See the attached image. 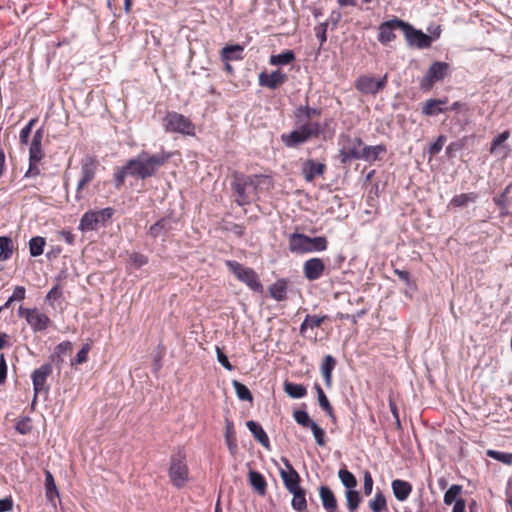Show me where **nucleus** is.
Wrapping results in <instances>:
<instances>
[{"mask_svg": "<svg viewBox=\"0 0 512 512\" xmlns=\"http://www.w3.org/2000/svg\"><path fill=\"white\" fill-rule=\"evenodd\" d=\"M129 260H130V263L135 267V268H140L142 267L143 265L147 264L148 263V258L141 254V253H138V252H133L130 257H129Z\"/></svg>", "mask_w": 512, "mask_h": 512, "instance_id": "603ef678", "label": "nucleus"}, {"mask_svg": "<svg viewBox=\"0 0 512 512\" xmlns=\"http://www.w3.org/2000/svg\"><path fill=\"white\" fill-rule=\"evenodd\" d=\"M98 166L99 162L95 156L86 155L81 160V177L76 188V198L78 200L82 198L81 191L95 178Z\"/></svg>", "mask_w": 512, "mask_h": 512, "instance_id": "423d86ee", "label": "nucleus"}, {"mask_svg": "<svg viewBox=\"0 0 512 512\" xmlns=\"http://www.w3.org/2000/svg\"><path fill=\"white\" fill-rule=\"evenodd\" d=\"M450 71V65L446 62L435 61L428 68L426 74L420 80V88L429 91L436 82L442 81Z\"/></svg>", "mask_w": 512, "mask_h": 512, "instance_id": "39448f33", "label": "nucleus"}, {"mask_svg": "<svg viewBox=\"0 0 512 512\" xmlns=\"http://www.w3.org/2000/svg\"><path fill=\"white\" fill-rule=\"evenodd\" d=\"M327 170L324 162L315 159H306L301 165V175L306 182H313L318 177H323Z\"/></svg>", "mask_w": 512, "mask_h": 512, "instance_id": "ddd939ff", "label": "nucleus"}, {"mask_svg": "<svg viewBox=\"0 0 512 512\" xmlns=\"http://www.w3.org/2000/svg\"><path fill=\"white\" fill-rule=\"evenodd\" d=\"M243 47L241 45L226 46L221 51V58L224 62L238 60L242 58Z\"/></svg>", "mask_w": 512, "mask_h": 512, "instance_id": "c756f323", "label": "nucleus"}, {"mask_svg": "<svg viewBox=\"0 0 512 512\" xmlns=\"http://www.w3.org/2000/svg\"><path fill=\"white\" fill-rule=\"evenodd\" d=\"M169 478L177 488H182L186 484L188 481V467L184 456L178 455L171 458Z\"/></svg>", "mask_w": 512, "mask_h": 512, "instance_id": "6e6552de", "label": "nucleus"}, {"mask_svg": "<svg viewBox=\"0 0 512 512\" xmlns=\"http://www.w3.org/2000/svg\"><path fill=\"white\" fill-rule=\"evenodd\" d=\"M257 438H258V443H260L266 449L270 450L269 438H268L266 432L263 430V428L260 425H258Z\"/></svg>", "mask_w": 512, "mask_h": 512, "instance_id": "680f3d73", "label": "nucleus"}, {"mask_svg": "<svg viewBox=\"0 0 512 512\" xmlns=\"http://www.w3.org/2000/svg\"><path fill=\"white\" fill-rule=\"evenodd\" d=\"M285 466L287 468L286 471H281V478L284 482L285 488L289 492H294V490L300 489V476L298 472L294 469V467L291 465V463L285 459L284 460Z\"/></svg>", "mask_w": 512, "mask_h": 512, "instance_id": "f3484780", "label": "nucleus"}, {"mask_svg": "<svg viewBox=\"0 0 512 512\" xmlns=\"http://www.w3.org/2000/svg\"><path fill=\"white\" fill-rule=\"evenodd\" d=\"M404 37L410 47L417 49H427L431 47L433 37L425 34L421 30L415 29L410 23L406 22L404 26Z\"/></svg>", "mask_w": 512, "mask_h": 512, "instance_id": "9b49d317", "label": "nucleus"}, {"mask_svg": "<svg viewBox=\"0 0 512 512\" xmlns=\"http://www.w3.org/2000/svg\"><path fill=\"white\" fill-rule=\"evenodd\" d=\"M171 221L166 218H162L152 225L149 229V234L153 238H157L171 229Z\"/></svg>", "mask_w": 512, "mask_h": 512, "instance_id": "c9c22d12", "label": "nucleus"}, {"mask_svg": "<svg viewBox=\"0 0 512 512\" xmlns=\"http://www.w3.org/2000/svg\"><path fill=\"white\" fill-rule=\"evenodd\" d=\"M510 136L509 131H504L501 134H499L497 137H495L491 142V149L490 151L493 152L495 148L500 146L502 143H504Z\"/></svg>", "mask_w": 512, "mask_h": 512, "instance_id": "052dcab7", "label": "nucleus"}, {"mask_svg": "<svg viewBox=\"0 0 512 512\" xmlns=\"http://www.w3.org/2000/svg\"><path fill=\"white\" fill-rule=\"evenodd\" d=\"M486 455L494 460L502 462L507 465L512 464V453H506L489 449L486 451Z\"/></svg>", "mask_w": 512, "mask_h": 512, "instance_id": "c03bdc74", "label": "nucleus"}, {"mask_svg": "<svg viewBox=\"0 0 512 512\" xmlns=\"http://www.w3.org/2000/svg\"><path fill=\"white\" fill-rule=\"evenodd\" d=\"M284 391L292 398H303L307 394V389L302 384H296L286 381L284 383Z\"/></svg>", "mask_w": 512, "mask_h": 512, "instance_id": "2f4dec72", "label": "nucleus"}, {"mask_svg": "<svg viewBox=\"0 0 512 512\" xmlns=\"http://www.w3.org/2000/svg\"><path fill=\"white\" fill-rule=\"evenodd\" d=\"M293 494L292 507L299 512L304 511L307 508L306 493L303 488L290 492Z\"/></svg>", "mask_w": 512, "mask_h": 512, "instance_id": "72a5a7b5", "label": "nucleus"}, {"mask_svg": "<svg viewBox=\"0 0 512 512\" xmlns=\"http://www.w3.org/2000/svg\"><path fill=\"white\" fill-rule=\"evenodd\" d=\"M477 200V194L474 192L462 193L454 196L449 205L453 207H466L470 203H474Z\"/></svg>", "mask_w": 512, "mask_h": 512, "instance_id": "7c9ffc66", "label": "nucleus"}, {"mask_svg": "<svg viewBox=\"0 0 512 512\" xmlns=\"http://www.w3.org/2000/svg\"><path fill=\"white\" fill-rule=\"evenodd\" d=\"M462 492L461 485H452L444 494V503L446 505H451L456 502L458 499V495Z\"/></svg>", "mask_w": 512, "mask_h": 512, "instance_id": "49530a36", "label": "nucleus"}, {"mask_svg": "<svg viewBox=\"0 0 512 512\" xmlns=\"http://www.w3.org/2000/svg\"><path fill=\"white\" fill-rule=\"evenodd\" d=\"M336 366V359L331 355H326L321 364V373L327 387L332 386V372Z\"/></svg>", "mask_w": 512, "mask_h": 512, "instance_id": "bb28decb", "label": "nucleus"}, {"mask_svg": "<svg viewBox=\"0 0 512 512\" xmlns=\"http://www.w3.org/2000/svg\"><path fill=\"white\" fill-rule=\"evenodd\" d=\"M113 214L114 210L110 207L98 211H87L80 219L79 229L81 231H94L98 229L100 225H105Z\"/></svg>", "mask_w": 512, "mask_h": 512, "instance_id": "20e7f679", "label": "nucleus"}, {"mask_svg": "<svg viewBox=\"0 0 512 512\" xmlns=\"http://www.w3.org/2000/svg\"><path fill=\"white\" fill-rule=\"evenodd\" d=\"M43 139V129H38L33 136L32 143L29 149L30 162L37 163L43 158L41 143Z\"/></svg>", "mask_w": 512, "mask_h": 512, "instance_id": "4be33fe9", "label": "nucleus"}, {"mask_svg": "<svg viewBox=\"0 0 512 512\" xmlns=\"http://www.w3.org/2000/svg\"><path fill=\"white\" fill-rule=\"evenodd\" d=\"M369 508L373 512L388 511L385 495L381 491L377 492L374 498L369 501Z\"/></svg>", "mask_w": 512, "mask_h": 512, "instance_id": "e433bc0d", "label": "nucleus"}, {"mask_svg": "<svg viewBox=\"0 0 512 512\" xmlns=\"http://www.w3.org/2000/svg\"><path fill=\"white\" fill-rule=\"evenodd\" d=\"M225 437H226V442H227L230 452L234 453L237 449V443H236V438H235L234 431L232 428V424L230 422H227Z\"/></svg>", "mask_w": 512, "mask_h": 512, "instance_id": "09e8293b", "label": "nucleus"}, {"mask_svg": "<svg viewBox=\"0 0 512 512\" xmlns=\"http://www.w3.org/2000/svg\"><path fill=\"white\" fill-rule=\"evenodd\" d=\"M25 287L23 286H16L13 294L10 296V301H20L25 298Z\"/></svg>", "mask_w": 512, "mask_h": 512, "instance_id": "0e129e2a", "label": "nucleus"}, {"mask_svg": "<svg viewBox=\"0 0 512 512\" xmlns=\"http://www.w3.org/2000/svg\"><path fill=\"white\" fill-rule=\"evenodd\" d=\"M13 508V501L10 497L0 499V512H8Z\"/></svg>", "mask_w": 512, "mask_h": 512, "instance_id": "338daca9", "label": "nucleus"}, {"mask_svg": "<svg viewBox=\"0 0 512 512\" xmlns=\"http://www.w3.org/2000/svg\"><path fill=\"white\" fill-rule=\"evenodd\" d=\"M73 350V344L70 341H63L59 343L55 349L53 354L51 355L52 361H55L58 365L63 362V356L66 354H70Z\"/></svg>", "mask_w": 512, "mask_h": 512, "instance_id": "c85d7f7f", "label": "nucleus"}, {"mask_svg": "<svg viewBox=\"0 0 512 512\" xmlns=\"http://www.w3.org/2000/svg\"><path fill=\"white\" fill-rule=\"evenodd\" d=\"M13 254V243L11 238L0 236V261L8 260Z\"/></svg>", "mask_w": 512, "mask_h": 512, "instance_id": "58836bf2", "label": "nucleus"}, {"mask_svg": "<svg viewBox=\"0 0 512 512\" xmlns=\"http://www.w3.org/2000/svg\"><path fill=\"white\" fill-rule=\"evenodd\" d=\"M130 168H128V164L126 163L116 174H115V185L117 188L121 187L124 183L125 178L130 176Z\"/></svg>", "mask_w": 512, "mask_h": 512, "instance_id": "864d4df0", "label": "nucleus"}, {"mask_svg": "<svg viewBox=\"0 0 512 512\" xmlns=\"http://www.w3.org/2000/svg\"><path fill=\"white\" fill-rule=\"evenodd\" d=\"M393 494L398 501H405L412 492V485L408 481L395 479L391 484Z\"/></svg>", "mask_w": 512, "mask_h": 512, "instance_id": "5701e85b", "label": "nucleus"}, {"mask_svg": "<svg viewBox=\"0 0 512 512\" xmlns=\"http://www.w3.org/2000/svg\"><path fill=\"white\" fill-rule=\"evenodd\" d=\"M226 265L239 280L245 282L252 289H256V276L252 269L245 268L236 261H227Z\"/></svg>", "mask_w": 512, "mask_h": 512, "instance_id": "2eb2a0df", "label": "nucleus"}, {"mask_svg": "<svg viewBox=\"0 0 512 512\" xmlns=\"http://www.w3.org/2000/svg\"><path fill=\"white\" fill-rule=\"evenodd\" d=\"M45 492L48 500L53 501L59 496L54 477L49 470H45Z\"/></svg>", "mask_w": 512, "mask_h": 512, "instance_id": "473e14b6", "label": "nucleus"}, {"mask_svg": "<svg viewBox=\"0 0 512 512\" xmlns=\"http://www.w3.org/2000/svg\"><path fill=\"white\" fill-rule=\"evenodd\" d=\"M328 22H322L314 27L315 36L320 42V47L327 41Z\"/></svg>", "mask_w": 512, "mask_h": 512, "instance_id": "8fccbe9b", "label": "nucleus"}, {"mask_svg": "<svg viewBox=\"0 0 512 512\" xmlns=\"http://www.w3.org/2000/svg\"><path fill=\"white\" fill-rule=\"evenodd\" d=\"M18 315L25 318L34 332L46 330L51 323L50 318L36 308L30 309L20 306L18 309Z\"/></svg>", "mask_w": 512, "mask_h": 512, "instance_id": "0eeeda50", "label": "nucleus"}, {"mask_svg": "<svg viewBox=\"0 0 512 512\" xmlns=\"http://www.w3.org/2000/svg\"><path fill=\"white\" fill-rule=\"evenodd\" d=\"M295 60V54L292 50H286L278 55H271V65H288Z\"/></svg>", "mask_w": 512, "mask_h": 512, "instance_id": "4c0bfd02", "label": "nucleus"}, {"mask_svg": "<svg viewBox=\"0 0 512 512\" xmlns=\"http://www.w3.org/2000/svg\"><path fill=\"white\" fill-rule=\"evenodd\" d=\"M7 377V363L4 354H0V385L4 384Z\"/></svg>", "mask_w": 512, "mask_h": 512, "instance_id": "e2e57ef3", "label": "nucleus"}, {"mask_svg": "<svg viewBox=\"0 0 512 512\" xmlns=\"http://www.w3.org/2000/svg\"><path fill=\"white\" fill-rule=\"evenodd\" d=\"M90 348L89 344H84L76 354V357L71 361V365L74 366L85 363L87 361Z\"/></svg>", "mask_w": 512, "mask_h": 512, "instance_id": "3c124183", "label": "nucleus"}, {"mask_svg": "<svg viewBox=\"0 0 512 512\" xmlns=\"http://www.w3.org/2000/svg\"><path fill=\"white\" fill-rule=\"evenodd\" d=\"M363 147L361 138L345 136L340 149L341 163L345 164L353 159H361Z\"/></svg>", "mask_w": 512, "mask_h": 512, "instance_id": "1a4fd4ad", "label": "nucleus"}, {"mask_svg": "<svg viewBox=\"0 0 512 512\" xmlns=\"http://www.w3.org/2000/svg\"><path fill=\"white\" fill-rule=\"evenodd\" d=\"M170 158L169 154L164 152L149 155L147 152H141L136 158L127 161L130 168V176L140 179H146L156 174L159 167L164 165Z\"/></svg>", "mask_w": 512, "mask_h": 512, "instance_id": "f03ea898", "label": "nucleus"}, {"mask_svg": "<svg viewBox=\"0 0 512 512\" xmlns=\"http://www.w3.org/2000/svg\"><path fill=\"white\" fill-rule=\"evenodd\" d=\"M308 253L312 252H322L325 251L328 247V240L324 236H317V237H309L308 236Z\"/></svg>", "mask_w": 512, "mask_h": 512, "instance_id": "f704fd0d", "label": "nucleus"}, {"mask_svg": "<svg viewBox=\"0 0 512 512\" xmlns=\"http://www.w3.org/2000/svg\"><path fill=\"white\" fill-rule=\"evenodd\" d=\"M287 81V75L280 69L275 70L271 73L261 72L258 75V82L261 86L269 89H277Z\"/></svg>", "mask_w": 512, "mask_h": 512, "instance_id": "dca6fc26", "label": "nucleus"}, {"mask_svg": "<svg viewBox=\"0 0 512 512\" xmlns=\"http://www.w3.org/2000/svg\"><path fill=\"white\" fill-rule=\"evenodd\" d=\"M308 236L302 233H292L288 239V248L291 253L306 254L308 253L309 243Z\"/></svg>", "mask_w": 512, "mask_h": 512, "instance_id": "6ab92c4d", "label": "nucleus"}, {"mask_svg": "<svg viewBox=\"0 0 512 512\" xmlns=\"http://www.w3.org/2000/svg\"><path fill=\"white\" fill-rule=\"evenodd\" d=\"M465 509H466V502H465V500L464 499H458L454 503V507H453L452 512H465Z\"/></svg>", "mask_w": 512, "mask_h": 512, "instance_id": "774afa93", "label": "nucleus"}, {"mask_svg": "<svg viewBox=\"0 0 512 512\" xmlns=\"http://www.w3.org/2000/svg\"><path fill=\"white\" fill-rule=\"evenodd\" d=\"M320 115L321 110L318 108H312L308 105L299 106L295 110V123L297 128L281 135L283 144L286 147L294 148L311 139L318 138L323 129L320 122L314 121V118H318Z\"/></svg>", "mask_w": 512, "mask_h": 512, "instance_id": "f257e3e1", "label": "nucleus"}, {"mask_svg": "<svg viewBox=\"0 0 512 512\" xmlns=\"http://www.w3.org/2000/svg\"><path fill=\"white\" fill-rule=\"evenodd\" d=\"M446 142V137L444 135L438 136L437 140L430 146L429 153L432 156L437 155L443 148Z\"/></svg>", "mask_w": 512, "mask_h": 512, "instance_id": "4d7b16f0", "label": "nucleus"}, {"mask_svg": "<svg viewBox=\"0 0 512 512\" xmlns=\"http://www.w3.org/2000/svg\"><path fill=\"white\" fill-rule=\"evenodd\" d=\"M52 373V366L50 364H43L38 369H35L32 373V381L35 395L41 391H47L46 380L47 377Z\"/></svg>", "mask_w": 512, "mask_h": 512, "instance_id": "a211bd4d", "label": "nucleus"}, {"mask_svg": "<svg viewBox=\"0 0 512 512\" xmlns=\"http://www.w3.org/2000/svg\"><path fill=\"white\" fill-rule=\"evenodd\" d=\"M386 151L387 149L384 144H379L375 146H364L361 159L373 162L379 158L380 154L386 153Z\"/></svg>", "mask_w": 512, "mask_h": 512, "instance_id": "cd10ccee", "label": "nucleus"}, {"mask_svg": "<svg viewBox=\"0 0 512 512\" xmlns=\"http://www.w3.org/2000/svg\"><path fill=\"white\" fill-rule=\"evenodd\" d=\"M293 417L295 421L304 428H310L315 423L304 410H295Z\"/></svg>", "mask_w": 512, "mask_h": 512, "instance_id": "a18cd8bd", "label": "nucleus"}, {"mask_svg": "<svg viewBox=\"0 0 512 512\" xmlns=\"http://www.w3.org/2000/svg\"><path fill=\"white\" fill-rule=\"evenodd\" d=\"M319 496L322 501V505L327 512L337 511V500L333 491L327 486H321L319 488Z\"/></svg>", "mask_w": 512, "mask_h": 512, "instance_id": "393cba45", "label": "nucleus"}, {"mask_svg": "<svg viewBox=\"0 0 512 512\" xmlns=\"http://www.w3.org/2000/svg\"><path fill=\"white\" fill-rule=\"evenodd\" d=\"M314 388H315L316 393H317V398H318L319 406L327 414V416L333 422H335L336 421V415H335V412H334V408L331 405L330 401L328 400V398H327L326 394L324 393L322 387L320 386V384L315 383L314 384Z\"/></svg>", "mask_w": 512, "mask_h": 512, "instance_id": "a878e982", "label": "nucleus"}, {"mask_svg": "<svg viewBox=\"0 0 512 512\" xmlns=\"http://www.w3.org/2000/svg\"><path fill=\"white\" fill-rule=\"evenodd\" d=\"M216 354H217V360L218 362L228 371H231L233 369V366L231 365L228 357L224 353L223 349L220 347H216Z\"/></svg>", "mask_w": 512, "mask_h": 512, "instance_id": "6e6d98bb", "label": "nucleus"}, {"mask_svg": "<svg viewBox=\"0 0 512 512\" xmlns=\"http://www.w3.org/2000/svg\"><path fill=\"white\" fill-rule=\"evenodd\" d=\"M325 270L326 265L322 258L313 257L303 263V275L310 282L320 279Z\"/></svg>", "mask_w": 512, "mask_h": 512, "instance_id": "4468645a", "label": "nucleus"}, {"mask_svg": "<svg viewBox=\"0 0 512 512\" xmlns=\"http://www.w3.org/2000/svg\"><path fill=\"white\" fill-rule=\"evenodd\" d=\"M328 319L327 315H310L307 314L300 325L299 334L304 338L312 339L307 333L309 330L321 327V325Z\"/></svg>", "mask_w": 512, "mask_h": 512, "instance_id": "aec40b11", "label": "nucleus"}, {"mask_svg": "<svg viewBox=\"0 0 512 512\" xmlns=\"http://www.w3.org/2000/svg\"><path fill=\"white\" fill-rule=\"evenodd\" d=\"M448 103V98L443 99H429L422 104L421 112L425 116H437L446 111L443 105Z\"/></svg>", "mask_w": 512, "mask_h": 512, "instance_id": "412c9836", "label": "nucleus"}, {"mask_svg": "<svg viewBox=\"0 0 512 512\" xmlns=\"http://www.w3.org/2000/svg\"><path fill=\"white\" fill-rule=\"evenodd\" d=\"M338 477L347 490L355 489L357 479L349 470L343 468L338 471Z\"/></svg>", "mask_w": 512, "mask_h": 512, "instance_id": "a19ab883", "label": "nucleus"}, {"mask_svg": "<svg viewBox=\"0 0 512 512\" xmlns=\"http://www.w3.org/2000/svg\"><path fill=\"white\" fill-rule=\"evenodd\" d=\"M387 85V75L381 79L376 80L372 76L363 75L355 81V88L363 93L376 95L379 91L383 90Z\"/></svg>", "mask_w": 512, "mask_h": 512, "instance_id": "f8f14e48", "label": "nucleus"}, {"mask_svg": "<svg viewBox=\"0 0 512 512\" xmlns=\"http://www.w3.org/2000/svg\"><path fill=\"white\" fill-rule=\"evenodd\" d=\"M288 280L278 279L268 287L269 295L276 301L287 299Z\"/></svg>", "mask_w": 512, "mask_h": 512, "instance_id": "b1692460", "label": "nucleus"}, {"mask_svg": "<svg viewBox=\"0 0 512 512\" xmlns=\"http://www.w3.org/2000/svg\"><path fill=\"white\" fill-rule=\"evenodd\" d=\"M310 429L314 435L316 444L320 447L325 446L326 445V433H325L324 429H322L316 422L310 427Z\"/></svg>", "mask_w": 512, "mask_h": 512, "instance_id": "de8ad7c7", "label": "nucleus"}, {"mask_svg": "<svg viewBox=\"0 0 512 512\" xmlns=\"http://www.w3.org/2000/svg\"><path fill=\"white\" fill-rule=\"evenodd\" d=\"M62 296V290L61 288L56 285L53 288L50 289V291L46 295V300L52 301L57 300Z\"/></svg>", "mask_w": 512, "mask_h": 512, "instance_id": "69168bd1", "label": "nucleus"}, {"mask_svg": "<svg viewBox=\"0 0 512 512\" xmlns=\"http://www.w3.org/2000/svg\"><path fill=\"white\" fill-rule=\"evenodd\" d=\"M46 244L45 238L36 236L29 241V252L33 257H37L43 254L44 246Z\"/></svg>", "mask_w": 512, "mask_h": 512, "instance_id": "ea45409f", "label": "nucleus"}, {"mask_svg": "<svg viewBox=\"0 0 512 512\" xmlns=\"http://www.w3.org/2000/svg\"><path fill=\"white\" fill-rule=\"evenodd\" d=\"M405 21L394 17L391 20H387L382 22L378 26V35L377 40L382 45H387L388 43L394 41L396 39L395 30H401L404 33Z\"/></svg>", "mask_w": 512, "mask_h": 512, "instance_id": "9d476101", "label": "nucleus"}, {"mask_svg": "<svg viewBox=\"0 0 512 512\" xmlns=\"http://www.w3.org/2000/svg\"><path fill=\"white\" fill-rule=\"evenodd\" d=\"M36 122H37V118L31 119L28 122V124L21 130V132H20V142L22 144H27L28 143V139H29L32 127L35 125Z\"/></svg>", "mask_w": 512, "mask_h": 512, "instance_id": "5fc2aeb1", "label": "nucleus"}, {"mask_svg": "<svg viewBox=\"0 0 512 512\" xmlns=\"http://www.w3.org/2000/svg\"><path fill=\"white\" fill-rule=\"evenodd\" d=\"M373 483L374 482H373L371 473L369 471H366L364 473V484H363V490H364V494L366 496H368L372 493Z\"/></svg>", "mask_w": 512, "mask_h": 512, "instance_id": "bf43d9fd", "label": "nucleus"}, {"mask_svg": "<svg viewBox=\"0 0 512 512\" xmlns=\"http://www.w3.org/2000/svg\"><path fill=\"white\" fill-rule=\"evenodd\" d=\"M163 121L164 128L167 132L179 133L186 136L195 135L194 123L183 114L175 111L167 112Z\"/></svg>", "mask_w": 512, "mask_h": 512, "instance_id": "7ed1b4c3", "label": "nucleus"}, {"mask_svg": "<svg viewBox=\"0 0 512 512\" xmlns=\"http://www.w3.org/2000/svg\"><path fill=\"white\" fill-rule=\"evenodd\" d=\"M347 508L350 512H354L361 503V496L355 489L347 490L345 493Z\"/></svg>", "mask_w": 512, "mask_h": 512, "instance_id": "79ce46f5", "label": "nucleus"}, {"mask_svg": "<svg viewBox=\"0 0 512 512\" xmlns=\"http://www.w3.org/2000/svg\"><path fill=\"white\" fill-rule=\"evenodd\" d=\"M232 385L234 386L237 397L240 400L249 401V402L253 401L252 393L244 384H242L241 382H239L237 380H233Z\"/></svg>", "mask_w": 512, "mask_h": 512, "instance_id": "37998d69", "label": "nucleus"}, {"mask_svg": "<svg viewBox=\"0 0 512 512\" xmlns=\"http://www.w3.org/2000/svg\"><path fill=\"white\" fill-rule=\"evenodd\" d=\"M510 188H511V184L508 185L504 191L498 196V197H495L493 200H494V203L500 207L501 209H505L506 208V203H507V195L508 193L510 192Z\"/></svg>", "mask_w": 512, "mask_h": 512, "instance_id": "13d9d810", "label": "nucleus"}]
</instances>
